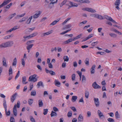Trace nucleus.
I'll use <instances>...</instances> for the list:
<instances>
[{"mask_svg": "<svg viewBox=\"0 0 122 122\" xmlns=\"http://www.w3.org/2000/svg\"><path fill=\"white\" fill-rule=\"evenodd\" d=\"M13 44V41H10L0 44V48H5L11 46Z\"/></svg>", "mask_w": 122, "mask_h": 122, "instance_id": "1", "label": "nucleus"}, {"mask_svg": "<svg viewBox=\"0 0 122 122\" xmlns=\"http://www.w3.org/2000/svg\"><path fill=\"white\" fill-rule=\"evenodd\" d=\"M36 75H34L30 76L29 78L28 81H32L34 82H35L37 81V79L36 78Z\"/></svg>", "mask_w": 122, "mask_h": 122, "instance_id": "2", "label": "nucleus"}, {"mask_svg": "<svg viewBox=\"0 0 122 122\" xmlns=\"http://www.w3.org/2000/svg\"><path fill=\"white\" fill-rule=\"evenodd\" d=\"M38 34V32H35L32 34L30 35L29 36H24V38H28V39L36 36Z\"/></svg>", "mask_w": 122, "mask_h": 122, "instance_id": "3", "label": "nucleus"}, {"mask_svg": "<svg viewBox=\"0 0 122 122\" xmlns=\"http://www.w3.org/2000/svg\"><path fill=\"white\" fill-rule=\"evenodd\" d=\"M97 114L100 119L102 120L105 118L104 116L103 115V113L101 112L100 110H98Z\"/></svg>", "mask_w": 122, "mask_h": 122, "instance_id": "4", "label": "nucleus"}, {"mask_svg": "<svg viewBox=\"0 0 122 122\" xmlns=\"http://www.w3.org/2000/svg\"><path fill=\"white\" fill-rule=\"evenodd\" d=\"M120 0H117L114 3V5L115 6L116 8L118 10H119L120 9L119 7V5L120 4Z\"/></svg>", "mask_w": 122, "mask_h": 122, "instance_id": "5", "label": "nucleus"}, {"mask_svg": "<svg viewBox=\"0 0 122 122\" xmlns=\"http://www.w3.org/2000/svg\"><path fill=\"white\" fill-rule=\"evenodd\" d=\"M84 10H85L89 12H90L92 13H95L96 11L94 9L92 8H86L83 9Z\"/></svg>", "mask_w": 122, "mask_h": 122, "instance_id": "6", "label": "nucleus"}, {"mask_svg": "<svg viewBox=\"0 0 122 122\" xmlns=\"http://www.w3.org/2000/svg\"><path fill=\"white\" fill-rule=\"evenodd\" d=\"M105 18L109 20L111 22H113L115 24H117V23L112 18L110 17L109 16L107 15H106L105 16Z\"/></svg>", "mask_w": 122, "mask_h": 122, "instance_id": "7", "label": "nucleus"}, {"mask_svg": "<svg viewBox=\"0 0 122 122\" xmlns=\"http://www.w3.org/2000/svg\"><path fill=\"white\" fill-rule=\"evenodd\" d=\"M93 87L95 89L100 88L101 87L96 82H94L92 84Z\"/></svg>", "mask_w": 122, "mask_h": 122, "instance_id": "8", "label": "nucleus"}, {"mask_svg": "<svg viewBox=\"0 0 122 122\" xmlns=\"http://www.w3.org/2000/svg\"><path fill=\"white\" fill-rule=\"evenodd\" d=\"M41 13V12L40 11L37 12L35 14L33 15V18L36 19L38 18L40 16Z\"/></svg>", "mask_w": 122, "mask_h": 122, "instance_id": "9", "label": "nucleus"}, {"mask_svg": "<svg viewBox=\"0 0 122 122\" xmlns=\"http://www.w3.org/2000/svg\"><path fill=\"white\" fill-rule=\"evenodd\" d=\"M11 1V0H4L3 3L0 5V8L8 4Z\"/></svg>", "mask_w": 122, "mask_h": 122, "instance_id": "10", "label": "nucleus"}, {"mask_svg": "<svg viewBox=\"0 0 122 122\" xmlns=\"http://www.w3.org/2000/svg\"><path fill=\"white\" fill-rule=\"evenodd\" d=\"M17 95V94L16 93L13 94L11 96L10 98V100L11 102L13 103L14 101L15 100L16 97Z\"/></svg>", "mask_w": 122, "mask_h": 122, "instance_id": "11", "label": "nucleus"}, {"mask_svg": "<svg viewBox=\"0 0 122 122\" xmlns=\"http://www.w3.org/2000/svg\"><path fill=\"white\" fill-rule=\"evenodd\" d=\"M94 100L95 104L97 107H98L99 105V102L98 99L97 98H94Z\"/></svg>", "mask_w": 122, "mask_h": 122, "instance_id": "12", "label": "nucleus"}, {"mask_svg": "<svg viewBox=\"0 0 122 122\" xmlns=\"http://www.w3.org/2000/svg\"><path fill=\"white\" fill-rule=\"evenodd\" d=\"M75 40L74 39V38L73 39L71 38L70 39L63 42V44H68L70 42H71Z\"/></svg>", "mask_w": 122, "mask_h": 122, "instance_id": "13", "label": "nucleus"}, {"mask_svg": "<svg viewBox=\"0 0 122 122\" xmlns=\"http://www.w3.org/2000/svg\"><path fill=\"white\" fill-rule=\"evenodd\" d=\"M16 104L14 105L13 109V112L14 115V116H16L17 115V111L16 109Z\"/></svg>", "mask_w": 122, "mask_h": 122, "instance_id": "14", "label": "nucleus"}, {"mask_svg": "<svg viewBox=\"0 0 122 122\" xmlns=\"http://www.w3.org/2000/svg\"><path fill=\"white\" fill-rule=\"evenodd\" d=\"M96 65H93L91 69V73L92 74H93L95 72V69Z\"/></svg>", "mask_w": 122, "mask_h": 122, "instance_id": "15", "label": "nucleus"}, {"mask_svg": "<svg viewBox=\"0 0 122 122\" xmlns=\"http://www.w3.org/2000/svg\"><path fill=\"white\" fill-rule=\"evenodd\" d=\"M78 121L79 122H82L83 121V117L82 115L80 114L78 118Z\"/></svg>", "mask_w": 122, "mask_h": 122, "instance_id": "16", "label": "nucleus"}, {"mask_svg": "<svg viewBox=\"0 0 122 122\" xmlns=\"http://www.w3.org/2000/svg\"><path fill=\"white\" fill-rule=\"evenodd\" d=\"M93 36V34H91L89 36L86 37V38L84 39L82 41V42L85 41L91 38V37H92Z\"/></svg>", "mask_w": 122, "mask_h": 122, "instance_id": "17", "label": "nucleus"}, {"mask_svg": "<svg viewBox=\"0 0 122 122\" xmlns=\"http://www.w3.org/2000/svg\"><path fill=\"white\" fill-rule=\"evenodd\" d=\"M3 66L6 67L7 65L6 63V60L5 57H4L2 59Z\"/></svg>", "mask_w": 122, "mask_h": 122, "instance_id": "18", "label": "nucleus"}, {"mask_svg": "<svg viewBox=\"0 0 122 122\" xmlns=\"http://www.w3.org/2000/svg\"><path fill=\"white\" fill-rule=\"evenodd\" d=\"M33 44L29 45L26 46V49L28 50V52L29 53L30 50V49L32 48L33 46Z\"/></svg>", "mask_w": 122, "mask_h": 122, "instance_id": "19", "label": "nucleus"}, {"mask_svg": "<svg viewBox=\"0 0 122 122\" xmlns=\"http://www.w3.org/2000/svg\"><path fill=\"white\" fill-rule=\"evenodd\" d=\"M40 86H41L43 87H44V85L43 83L41 81H40L38 82L37 85V86L38 88H39Z\"/></svg>", "mask_w": 122, "mask_h": 122, "instance_id": "20", "label": "nucleus"}, {"mask_svg": "<svg viewBox=\"0 0 122 122\" xmlns=\"http://www.w3.org/2000/svg\"><path fill=\"white\" fill-rule=\"evenodd\" d=\"M17 62V61L16 58H15L14 59L12 63V66H15Z\"/></svg>", "mask_w": 122, "mask_h": 122, "instance_id": "21", "label": "nucleus"}, {"mask_svg": "<svg viewBox=\"0 0 122 122\" xmlns=\"http://www.w3.org/2000/svg\"><path fill=\"white\" fill-rule=\"evenodd\" d=\"M38 105L39 107H41L43 106V103L42 100L40 99L38 100Z\"/></svg>", "mask_w": 122, "mask_h": 122, "instance_id": "22", "label": "nucleus"}, {"mask_svg": "<svg viewBox=\"0 0 122 122\" xmlns=\"http://www.w3.org/2000/svg\"><path fill=\"white\" fill-rule=\"evenodd\" d=\"M84 62L86 66H89V58H86Z\"/></svg>", "mask_w": 122, "mask_h": 122, "instance_id": "23", "label": "nucleus"}, {"mask_svg": "<svg viewBox=\"0 0 122 122\" xmlns=\"http://www.w3.org/2000/svg\"><path fill=\"white\" fill-rule=\"evenodd\" d=\"M55 4V2L52 3L51 2L48 5V8L50 9H51L54 6V4Z\"/></svg>", "mask_w": 122, "mask_h": 122, "instance_id": "24", "label": "nucleus"}, {"mask_svg": "<svg viewBox=\"0 0 122 122\" xmlns=\"http://www.w3.org/2000/svg\"><path fill=\"white\" fill-rule=\"evenodd\" d=\"M55 85L58 87H60V83L57 80H55Z\"/></svg>", "mask_w": 122, "mask_h": 122, "instance_id": "25", "label": "nucleus"}, {"mask_svg": "<svg viewBox=\"0 0 122 122\" xmlns=\"http://www.w3.org/2000/svg\"><path fill=\"white\" fill-rule=\"evenodd\" d=\"M32 16L30 17L28 19L27 21H26V23L27 24H30L31 20L32 18Z\"/></svg>", "mask_w": 122, "mask_h": 122, "instance_id": "26", "label": "nucleus"}, {"mask_svg": "<svg viewBox=\"0 0 122 122\" xmlns=\"http://www.w3.org/2000/svg\"><path fill=\"white\" fill-rule=\"evenodd\" d=\"M71 24H69L66 25L63 28V29L65 30L71 27Z\"/></svg>", "mask_w": 122, "mask_h": 122, "instance_id": "27", "label": "nucleus"}, {"mask_svg": "<svg viewBox=\"0 0 122 122\" xmlns=\"http://www.w3.org/2000/svg\"><path fill=\"white\" fill-rule=\"evenodd\" d=\"M57 115V113L55 112L52 111H51V117H53L55 116H56Z\"/></svg>", "mask_w": 122, "mask_h": 122, "instance_id": "28", "label": "nucleus"}, {"mask_svg": "<svg viewBox=\"0 0 122 122\" xmlns=\"http://www.w3.org/2000/svg\"><path fill=\"white\" fill-rule=\"evenodd\" d=\"M77 99V97L76 96H72V98L71 100L73 102H74L76 101Z\"/></svg>", "mask_w": 122, "mask_h": 122, "instance_id": "29", "label": "nucleus"}, {"mask_svg": "<svg viewBox=\"0 0 122 122\" xmlns=\"http://www.w3.org/2000/svg\"><path fill=\"white\" fill-rule=\"evenodd\" d=\"M25 14V13H24L20 15H17L16 17H15L16 19H18L19 18L23 17Z\"/></svg>", "mask_w": 122, "mask_h": 122, "instance_id": "30", "label": "nucleus"}, {"mask_svg": "<svg viewBox=\"0 0 122 122\" xmlns=\"http://www.w3.org/2000/svg\"><path fill=\"white\" fill-rule=\"evenodd\" d=\"M12 69L11 66H10L9 70V75L10 76L12 74Z\"/></svg>", "mask_w": 122, "mask_h": 122, "instance_id": "31", "label": "nucleus"}, {"mask_svg": "<svg viewBox=\"0 0 122 122\" xmlns=\"http://www.w3.org/2000/svg\"><path fill=\"white\" fill-rule=\"evenodd\" d=\"M36 90H33L31 92L30 95L31 96H35L36 95Z\"/></svg>", "mask_w": 122, "mask_h": 122, "instance_id": "32", "label": "nucleus"}, {"mask_svg": "<svg viewBox=\"0 0 122 122\" xmlns=\"http://www.w3.org/2000/svg\"><path fill=\"white\" fill-rule=\"evenodd\" d=\"M3 105L5 110H6L7 109V105L6 104V101L5 100H4L3 102Z\"/></svg>", "mask_w": 122, "mask_h": 122, "instance_id": "33", "label": "nucleus"}, {"mask_svg": "<svg viewBox=\"0 0 122 122\" xmlns=\"http://www.w3.org/2000/svg\"><path fill=\"white\" fill-rule=\"evenodd\" d=\"M64 61L68 62L69 60V58L67 56H64L63 57Z\"/></svg>", "mask_w": 122, "mask_h": 122, "instance_id": "34", "label": "nucleus"}, {"mask_svg": "<svg viewBox=\"0 0 122 122\" xmlns=\"http://www.w3.org/2000/svg\"><path fill=\"white\" fill-rule=\"evenodd\" d=\"M66 5L68 6H69L70 5L71 6V5H72V2L66 0Z\"/></svg>", "mask_w": 122, "mask_h": 122, "instance_id": "35", "label": "nucleus"}, {"mask_svg": "<svg viewBox=\"0 0 122 122\" xmlns=\"http://www.w3.org/2000/svg\"><path fill=\"white\" fill-rule=\"evenodd\" d=\"M26 80V77L25 76H24L22 77V81L23 83L24 84H26L27 83V82H25Z\"/></svg>", "mask_w": 122, "mask_h": 122, "instance_id": "36", "label": "nucleus"}, {"mask_svg": "<svg viewBox=\"0 0 122 122\" xmlns=\"http://www.w3.org/2000/svg\"><path fill=\"white\" fill-rule=\"evenodd\" d=\"M59 21V20H55L53 21L52 23H51L50 24V25H56V23L58 22Z\"/></svg>", "mask_w": 122, "mask_h": 122, "instance_id": "37", "label": "nucleus"}, {"mask_svg": "<svg viewBox=\"0 0 122 122\" xmlns=\"http://www.w3.org/2000/svg\"><path fill=\"white\" fill-rule=\"evenodd\" d=\"M16 15V13H14L13 14L11 15L9 17V20L11 19L13 17L15 16Z\"/></svg>", "mask_w": 122, "mask_h": 122, "instance_id": "38", "label": "nucleus"}, {"mask_svg": "<svg viewBox=\"0 0 122 122\" xmlns=\"http://www.w3.org/2000/svg\"><path fill=\"white\" fill-rule=\"evenodd\" d=\"M7 109L5 110V114L7 116H9L10 114V110H8V111H7Z\"/></svg>", "mask_w": 122, "mask_h": 122, "instance_id": "39", "label": "nucleus"}, {"mask_svg": "<svg viewBox=\"0 0 122 122\" xmlns=\"http://www.w3.org/2000/svg\"><path fill=\"white\" fill-rule=\"evenodd\" d=\"M97 18L100 20L104 19H105L103 16L98 14L97 16Z\"/></svg>", "mask_w": 122, "mask_h": 122, "instance_id": "40", "label": "nucleus"}, {"mask_svg": "<svg viewBox=\"0 0 122 122\" xmlns=\"http://www.w3.org/2000/svg\"><path fill=\"white\" fill-rule=\"evenodd\" d=\"M82 34H80L78 35L75 37L74 38V39L75 40L81 38V36H82Z\"/></svg>", "mask_w": 122, "mask_h": 122, "instance_id": "41", "label": "nucleus"}, {"mask_svg": "<svg viewBox=\"0 0 122 122\" xmlns=\"http://www.w3.org/2000/svg\"><path fill=\"white\" fill-rule=\"evenodd\" d=\"M52 32L53 30H51L49 31V32H47L44 33L45 36L46 35H48L50 34H51V33H52Z\"/></svg>", "mask_w": 122, "mask_h": 122, "instance_id": "42", "label": "nucleus"}, {"mask_svg": "<svg viewBox=\"0 0 122 122\" xmlns=\"http://www.w3.org/2000/svg\"><path fill=\"white\" fill-rule=\"evenodd\" d=\"M52 32L53 30H51L49 31V32H47L44 33L45 36L46 35H48L50 34H51V33H52Z\"/></svg>", "mask_w": 122, "mask_h": 122, "instance_id": "43", "label": "nucleus"}, {"mask_svg": "<svg viewBox=\"0 0 122 122\" xmlns=\"http://www.w3.org/2000/svg\"><path fill=\"white\" fill-rule=\"evenodd\" d=\"M86 78L85 76L84 75L82 76V83H85L86 81Z\"/></svg>", "mask_w": 122, "mask_h": 122, "instance_id": "44", "label": "nucleus"}, {"mask_svg": "<svg viewBox=\"0 0 122 122\" xmlns=\"http://www.w3.org/2000/svg\"><path fill=\"white\" fill-rule=\"evenodd\" d=\"M71 18H69L66 19L64 22L62 23V25L65 24Z\"/></svg>", "mask_w": 122, "mask_h": 122, "instance_id": "45", "label": "nucleus"}, {"mask_svg": "<svg viewBox=\"0 0 122 122\" xmlns=\"http://www.w3.org/2000/svg\"><path fill=\"white\" fill-rule=\"evenodd\" d=\"M66 0H64L61 3L60 5V7H62L64 4H66Z\"/></svg>", "mask_w": 122, "mask_h": 122, "instance_id": "46", "label": "nucleus"}, {"mask_svg": "<svg viewBox=\"0 0 122 122\" xmlns=\"http://www.w3.org/2000/svg\"><path fill=\"white\" fill-rule=\"evenodd\" d=\"M89 95V92L88 91H86L85 93V97L86 98H88Z\"/></svg>", "mask_w": 122, "mask_h": 122, "instance_id": "47", "label": "nucleus"}, {"mask_svg": "<svg viewBox=\"0 0 122 122\" xmlns=\"http://www.w3.org/2000/svg\"><path fill=\"white\" fill-rule=\"evenodd\" d=\"M33 100L32 99H30L28 100V102L30 105H31L33 103Z\"/></svg>", "mask_w": 122, "mask_h": 122, "instance_id": "48", "label": "nucleus"}, {"mask_svg": "<svg viewBox=\"0 0 122 122\" xmlns=\"http://www.w3.org/2000/svg\"><path fill=\"white\" fill-rule=\"evenodd\" d=\"M109 35L111 37L114 38H115L117 36L116 35L113 33H110V34Z\"/></svg>", "mask_w": 122, "mask_h": 122, "instance_id": "49", "label": "nucleus"}, {"mask_svg": "<svg viewBox=\"0 0 122 122\" xmlns=\"http://www.w3.org/2000/svg\"><path fill=\"white\" fill-rule=\"evenodd\" d=\"M71 30V29H69L68 30H66L64 32H62L60 33V34L61 35H63L64 34L67 33L68 32L70 31Z\"/></svg>", "mask_w": 122, "mask_h": 122, "instance_id": "50", "label": "nucleus"}, {"mask_svg": "<svg viewBox=\"0 0 122 122\" xmlns=\"http://www.w3.org/2000/svg\"><path fill=\"white\" fill-rule=\"evenodd\" d=\"M98 42L97 41L96 42H92L91 44V45L92 46H96L98 43Z\"/></svg>", "mask_w": 122, "mask_h": 122, "instance_id": "51", "label": "nucleus"}, {"mask_svg": "<svg viewBox=\"0 0 122 122\" xmlns=\"http://www.w3.org/2000/svg\"><path fill=\"white\" fill-rule=\"evenodd\" d=\"M43 114L45 115L47 114L48 112V109H44L43 110Z\"/></svg>", "mask_w": 122, "mask_h": 122, "instance_id": "52", "label": "nucleus"}, {"mask_svg": "<svg viewBox=\"0 0 122 122\" xmlns=\"http://www.w3.org/2000/svg\"><path fill=\"white\" fill-rule=\"evenodd\" d=\"M30 121L32 122H36V121L34 119L33 117L32 116H30Z\"/></svg>", "mask_w": 122, "mask_h": 122, "instance_id": "53", "label": "nucleus"}, {"mask_svg": "<svg viewBox=\"0 0 122 122\" xmlns=\"http://www.w3.org/2000/svg\"><path fill=\"white\" fill-rule=\"evenodd\" d=\"M81 2L88 3L90 2V1L88 0H81Z\"/></svg>", "mask_w": 122, "mask_h": 122, "instance_id": "54", "label": "nucleus"}, {"mask_svg": "<svg viewBox=\"0 0 122 122\" xmlns=\"http://www.w3.org/2000/svg\"><path fill=\"white\" fill-rule=\"evenodd\" d=\"M12 3H10L9 4L7 5L5 7V8L6 9H9L10 7L12 5Z\"/></svg>", "mask_w": 122, "mask_h": 122, "instance_id": "55", "label": "nucleus"}, {"mask_svg": "<svg viewBox=\"0 0 122 122\" xmlns=\"http://www.w3.org/2000/svg\"><path fill=\"white\" fill-rule=\"evenodd\" d=\"M87 21L86 20H85L81 22L79 25L80 26H81L82 24H84L87 23Z\"/></svg>", "mask_w": 122, "mask_h": 122, "instance_id": "56", "label": "nucleus"}, {"mask_svg": "<svg viewBox=\"0 0 122 122\" xmlns=\"http://www.w3.org/2000/svg\"><path fill=\"white\" fill-rule=\"evenodd\" d=\"M72 115V113L71 111H69L68 113L67 116L68 117H71Z\"/></svg>", "mask_w": 122, "mask_h": 122, "instance_id": "57", "label": "nucleus"}, {"mask_svg": "<svg viewBox=\"0 0 122 122\" xmlns=\"http://www.w3.org/2000/svg\"><path fill=\"white\" fill-rule=\"evenodd\" d=\"M26 19V18L25 17H24L21 19L19 20V22H22L25 21Z\"/></svg>", "mask_w": 122, "mask_h": 122, "instance_id": "58", "label": "nucleus"}, {"mask_svg": "<svg viewBox=\"0 0 122 122\" xmlns=\"http://www.w3.org/2000/svg\"><path fill=\"white\" fill-rule=\"evenodd\" d=\"M34 41L33 40L29 41L26 42V44L27 45H29L30 44L33 42Z\"/></svg>", "mask_w": 122, "mask_h": 122, "instance_id": "59", "label": "nucleus"}, {"mask_svg": "<svg viewBox=\"0 0 122 122\" xmlns=\"http://www.w3.org/2000/svg\"><path fill=\"white\" fill-rule=\"evenodd\" d=\"M115 116L116 118H119V115L117 111L116 112Z\"/></svg>", "mask_w": 122, "mask_h": 122, "instance_id": "60", "label": "nucleus"}, {"mask_svg": "<svg viewBox=\"0 0 122 122\" xmlns=\"http://www.w3.org/2000/svg\"><path fill=\"white\" fill-rule=\"evenodd\" d=\"M107 121L109 122H114V119L112 118H109L108 119Z\"/></svg>", "mask_w": 122, "mask_h": 122, "instance_id": "61", "label": "nucleus"}, {"mask_svg": "<svg viewBox=\"0 0 122 122\" xmlns=\"http://www.w3.org/2000/svg\"><path fill=\"white\" fill-rule=\"evenodd\" d=\"M36 66L40 71H42V68L40 65H37Z\"/></svg>", "mask_w": 122, "mask_h": 122, "instance_id": "62", "label": "nucleus"}, {"mask_svg": "<svg viewBox=\"0 0 122 122\" xmlns=\"http://www.w3.org/2000/svg\"><path fill=\"white\" fill-rule=\"evenodd\" d=\"M98 14H93L92 15H91L93 17H94L96 18H97V16Z\"/></svg>", "mask_w": 122, "mask_h": 122, "instance_id": "63", "label": "nucleus"}, {"mask_svg": "<svg viewBox=\"0 0 122 122\" xmlns=\"http://www.w3.org/2000/svg\"><path fill=\"white\" fill-rule=\"evenodd\" d=\"M10 122H15V119L13 117H10Z\"/></svg>", "mask_w": 122, "mask_h": 122, "instance_id": "64", "label": "nucleus"}]
</instances>
